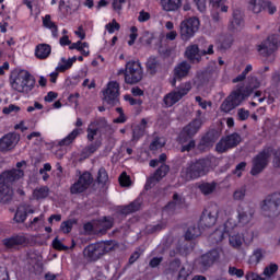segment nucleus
Listing matches in <instances>:
<instances>
[{"label": "nucleus", "instance_id": "obj_58", "mask_svg": "<svg viewBox=\"0 0 280 280\" xmlns=\"http://www.w3.org/2000/svg\"><path fill=\"white\" fill-rule=\"evenodd\" d=\"M105 27H106L107 32H109V34H114L115 30L118 32L120 25H119V23H117L116 20H113L112 23L106 24Z\"/></svg>", "mask_w": 280, "mask_h": 280}, {"label": "nucleus", "instance_id": "obj_28", "mask_svg": "<svg viewBox=\"0 0 280 280\" xmlns=\"http://www.w3.org/2000/svg\"><path fill=\"white\" fill-rule=\"evenodd\" d=\"M229 242H230V246H232V248H236V250H240V248H242V244H244V242H247V243L253 242V233L249 234V238L244 237V234L230 235Z\"/></svg>", "mask_w": 280, "mask_h": 280}, {"label": "nucleus", "instance_id": "obj_39", "mask_svg": "<svg viewBox=\"0 0 280 280\" xmlns=\"http://www.w3.org/2000/svg\"><path fill=\"white\" fill-rule=\"evenodd\" d=\"M267 0H249L248 9L254 12V14H259L265 5Z\"/></svg>", "mask_w": 280, "mask_h": 280}, {"label": "nucleus", "instance_id": "obj_1", "mask_svg": "<svg viewBox=\"0 0 280 280\" xmlns=\"http://www.w3.org/2000/svg\"><path fill=\"white\" fill-rule=\"evenodd\" d=\"M214 162L215 158L213 156H207L195 162H189L182 167L180 178L186 183H189V180H196L201 178V176H207L211 172Z\"/></svg>", "mask_w": 280, "mask_h": 280}, {"label": "nucleus", "instance_id": "obj_14", "mask_svg": "<svg viewBox=\"0 0 280 280\" xmlns=\"http://www.w3.org/2000/svg\"><path fill=\"white\" fill-rule=\"evenodd\" d=\"M220 77V69L218 65L210 63L202 72L197 74L198 81L201 86H207L209 82H215Z\"/></svg>", "mask_w": 280, "mask_h": 280}, {"label": "nucleus", "instance_id": "obj_29", "mask_svg": "<svg viewBox=\"0 0 280 280\" xmlns=\"http://www.w3.org/2000/svg\"><path fill=\"white\" fill-rule=\"evenodd\" d=\"M259 86H261L259 79H257V77L255 75H249L247 78V84L245 89L242 91V95H244V97L246 98L253 94V91L255 89H259Z\"/></svg>", "mask_w": 280, "mask_h": 280}, {"label": "nucleus", "instance_id": "obj_33", "mask_svg": "<svg viewBox=\"0 0 280 280\" xmlns=\"http://www.w3.org/2000/svg\"><path fill=\"white\" fill-rule=\"evenodd\" d=\"M145 128H148V120L142 118L141 122L133 128L132 141H139V139L145 135Z\"/></svg>", "mask_w": 280, "mask_h": 280}, {"label": "nucleus", "instance_id": "obj_37", "mask_svg": "<svg viewBox=\"0 0 280 280\" xmlns=\"http://www.w3.org/2000/svg\"><path fill=\"white\" fill-rule=\"evenodd\" d=\"M77 60H78V57H72L69 59L61 58V63L58 65L57 71H60L61 73H63V71L71 69V67H73V63L77 62Z\"/></svg>", "mask_w": 280, "mask_h": 280}, {"label": "nucleus", "instance_id": "obj_21", "mask_svg": "<svg viewBox=\"0 0 280 280\" xmlns=\"http://www.w3.org/2000/svg\"><path fill=\"white\" fill-rule=\"evenodd\" d=\"M220 139V131L215 129L209 130L205 137L201 138L199 144H198V150L201 152H205V150L211 148L215 141Z\"/></svg>", "mask_w": 280, "mask_h": 280}, {"label": "nucleus", "instance_id": "obj_61", "mask_svg": "<svg viewBox=\"0 0 280 280\" xmlns=\"http://www.w3.org/2000/svg\"><path fill=\"white\" fill-rule=\"evenodd\" d=\"M196 148V140H189L187 144H183L180 148V152H191Z\"/></svg>", "mask_w": 280, "mask_h": 280}, {"label": "nucleus", "instance_id": "obj_59", "mask_svg": "<svg viewBox=\"0 0 280 280\" xmlns=\"http://www.w3.org/2000/svg\"><path fill=\"white\" fill-rule=\"evenodd\" d=\"M163 145H165V142H162L161 138H155L154 141H152L150 144V150L151 151L159 150L163 148Z\"/></svg>", "mask_w": 280, "mask_h": 280}, {"label": "nucleus", "instance_id": "obj_56", "mask_svg": "<svg viewBox=\"0 0 280 280\" xmlns=\"http://www.w3.org/2000/svg\"><path fill=\"white\" fill-rule=\"evenodd\" d=\"M142 40L145 43V45H152V40H154V34L149 31H144L142 34Z\"/></svg>", "mask_w": 280, "mask_h": 280}, {"label": "nucleus", "instance_id": "obj_42", "mask_svg": "<svg viewBox=\"0 0 280 280\" xmlns=\"http://www.w3.org/2000/svg\"><path fill=\"white\" fill-rule=\"evenodd\" d=\"M200 228L192 225L189 226L185 233V240L191 242V240H196V237H200Z\"/></svg>", "mask_w": 280, "mask_h": 280}, {"label": "nucleus", "instance_id": "obj_55", "mask_svg": "<svg viewBox=\"0 0 280 280\" xmlns=\"http://www.w3.org/2000/svg\"><path fill=\"white\" fill-rule=\"evenodd\" d=\"M261 259H264V252L261 249H256L254 250L250 260L255 261L256 264H259V261H261Z\"/></svg>", "mask_w": 280, "mask_h": 280}, {"label": "nucleus", "instance_id": "obj_12", "mask_svg": "<svg viewBox=\"0 0 280 280\" xmlns=\"http://www.w3.org/2000/svg\"><path fill=\"white\" fill-rule=\"evenodd\" d=\"M242 143V136L240 133L234 132L226 137H223L215 145L217 152L219 154H224V152H229V150H233V148H237L238 144Z\"/></svg>", "mask_w": 280, "mask_h": 280}, {"label": "nucleus", "instance_id": "obj_5", "mask_svg": "<svg viewBox=\"0 0 280 280\" xmlns=\"http://www.w3.org/2000/svg\"><path fill=\"white\" fill-rule=\"evenodd\" d=\"M113 248V242L91 244L83 249V255L89 261H97L106 253H110Z\"/></svg>", "mask_w": 280, "mask_h": 280}, {"label": "nucleus", "instance_id": "obj_30", "mask_svg": "<svg viewBox=\"0 0 280 280\" xmlns=\"http://www.w3.org/2000/svg\"><path fill=\"white\" fill-rule=\"evenodd\" d=\"M12 200V186L0 182V202H10Z\"/></svg>", "mask_w": 280, "mask_h": 280}, {"label": "nucleus", "instance_id": "obj_47", "mask_svg": "<svg viewBox=\"0 0 280 280\" xmlns=\"http://www.w3.org/2000/svg\"><path fill=\"white\" fill-rule=\"evenodd\" d=\"M90 126H95L98 132H102V130H108V128H110L106 118H98L94 122H92Z\"/></svg>", "mask_w": 280, "mask_h": 280}, {"label": "nucleus", "instance_id": "obj_16", "mask_svg": "<svg viewBox=\"0 0 280 280\" xmlns=\"http://www.w3.org/2000/svg\"><path fill=\"white\" fill-rule=\"evenodd\" d=\"M201 127L202 120L199 118L194 119L180 131L179 143H187V141H189V139H192V137L198 132V130H200Z\"/></svg>", "mask_w": 280, "mask_h": 280}, {"label": "nucleus", "instance_id": "obj_38", "mask_svg": "<svg viewBox=\"0 0 280 280\" xmlns=\"http://www.w3.org/2000/svg\"><path fill=\"white\" fill-rule=\"evenodd\" d=\"M141 209V199H136L130 205L125 206L121 210V213L128 215L129 213H135Z\"/></svg>", "mask_w": 280, "mask_h": 280}, {"label": "nucleus", "instance_id": "obj_41", "mask_svg": "<svg viewBox=\"0 0 280 280\" xmlns=\"http://www.w3.org/2000/svg\"><path fill=\"white\" fill-rule=\"evenodd\" d=\"M47 196H49V187L47 186L35 188L33 191V198H35V200H45Z\"/></svg>", "mask_w": 280, "mask_h": 280}, {"label": "nucleus", "instance_id": "obj_23", "mask_svg": "<svg viewBox=\"0 0 280 280\" xmlns=\"http://www.w3.org/2000/svg\"><path fill=\"white\" fill-rule=\"evenodd\" d=\"M218 222V211L205 210L199 220V226L201 229H211Z\"/></svg>", "mask_w": 280, "mask_h": 280}, {"label": "nucleus", "instance_id": "obj_27", "mask_svg": "<svg viewBox=\"0 0 280 280\" xmlns=\"http://www.w3.org/2000/svg\"><path fill=\"white\" fill-rule=\"evenodd\" d=\"M114 221L110 217H104L103 219L96 221V230L97 235H106L107 231H110Z\"/></svg>", "mask_w": 280, "mask_h": 280}, {"label": "nucleus", "instance_id": "obj_7", "mask_svg": "<svg viewBox=\"0 0 280 280\" xmlns=\"http://www.w3.org/2000/svg\"><path fill=\"white\" fill-rule=\"evenodd\" d=\"M200 30V20L198 18H189L180 22L179 36L182 40H190L196 36V32Z\"/></svg>", "mask_w": 280, "mask_h": 280}, {"label": "nucleus", "instance_id": "obj_4", "mask_svg": "<svg viewBox=\"0 0 280 280\" xmlns=\"http://www.w3.org/2000/svg\"><path fill=\"white\" fill-rule=\"evenodd\" d=\"M184 56L190 65H200L202 56H213V45H209L206 49L202 45L190 44L186 47Z\"/></svg>", "mask_w": 280, "mask_h": 280}, {"label": "nucleus", "instance_id": "obj_51", "mask_svg": "<svg viewBox=\"0 0 280 280\" xmlns=\"http://www.w3.org/2000/svg\"><path fill=\"white\" fill-rule=\"evenodd\" d=\"M167 223H165L164 221H161L160 223L155 224V225H148L147 226V232L148 233H160V231H163V229H166Z\"/></svg>", "mask_w": 280, "mask_h": 280}, {"label": "nucleus", "instance_id": "obj_45", "mask_svg": "<svg viewBox=\"0 0 280 280\" xmlns=\"http://www.w3.org/2000/svg\"><path fill=\"white\" fill-rule=\"evenodd\" d=\"M80 135V131L74 129L72 132H70L66 138H63L61 141H59V145H71L73 141H75V138Z\"/></svg>", "mask_w": 280, "mask_h": 280}, {"label": "nucleus", "instance_id": "obj_20", "mask_svg": "<svg viewBox=\"0 0 280 280\" xmlns=\"http://www.w3.org/2000/svg\"><path fill=\"white\" fill-rule=\"evenodd\" d=\"M19 141H21V137L18 133H7L0 139V152H10V150H14Z\"/></svg>", "mask_w": 280, "mask_h": 280}, {"label": "nucleus", "instance_id": "obj_35", "mask_svg": "<svg viewBox=\"0 0 280 280\" xmlns=\"http://www.w3.org/2000/svg\"><path fill=\"white\" fill-rule=\"evenodd\" d=\"M218 187V183L212 182H203L199 185V190L201 191V194H203V196H211V194H213V191H215Z\"/></svg>", "mask_w": 280, "mask_h": 280}, {"label": "nucleus", "instance_id": "obj_2", "mask_svg": "<svg viewBox=\"0 0 280 280\" xmlns=\"http://www.w3.org/2000/svg\"><path fill=\"white\" fill-rule=\"evenodd\" d=\"M11 86L18 93H31L36 86V79L30 71L20 70L16 77L11 81Z\"/></svg>", "mask_w": 280, "mask_h": 280}, {"label": "nucleus", "instance_id": "obj_50", "mask_svg": "<svg viewBox=\"0 0 280 280\" xmlns=\"http://www.w3.org/2000/svg\"><path fill=\"white\" fill-rule=\"evenodd\" d=\"M75 224H78V221L75 219H69L61 223L60 229L65 233H71V230L73 229V225H75Z\"/></svg>", "mask_w": 280, "mask_h": 280}, {"label": "nucleus", "instance_id": "obj_36", "mask_svg": "<svg viewBox=\"0 0 280 280\" xmlns=\"http://www.w3.org/2000/svg\"><path fill=\"white\" fill-rule=\"evenodd\" d=\"M18 224H23L27 220V206H20L13 218Z\"/></svg>", "mask_w": 280, "mask_h": 280}, {"label": "nucleus", "instance_id": "obj_31", "mask_svg": "<svg viewBox=\"0 0 280 280\" xmlns=\"http://www.w3.org/2000/svg\"><path fill=\"white\" fill-rule=\"evenodd\" d=\"M51 55V46L48 44H39L35 48V56L38 60H46Z\"/></svg>", "mask_w": 280, "mask_h": 280}, {"label": "nucleus", "instance_id": "obj_46", "mask_svg": "<svg viewBox=\"0 0 280 280\" xmlns=\"http://www.w3.org/2000/svg\"><path fill=\"white\" fill-rule=\"evenodd\" d=\"M224 230L218 229L210 235V242L212 244H220L224 240Z\"/></svg>", "mask_w": 280, "mask_h": 280}, {"label": "nucleus", "instance_id": "obj_40", "mask_svg": "<svg viewBox=\"0 0 280 280\" xmlns=\"http://www.w3.org/2000/svg\"><path fill=\"white\" fill-rule=\"evenodd\" d=\"M43 25L44 27H47L48 30H51L52 36L55 38H58V25L51 21V15H45L43 19Z\"/></svg>", "mask_w": 280, "mask_h": 280}, {"label": "nucleus", "instance_id": "obj_52", "mask_svg": "<svg viewBox=\"0 0 280 280\" xmlns=\"http://www.w3.org/2000/svg\"><path fill=\"white\" fill-rule=\"evenodd\" d=\"M244 198H246V187L243 186L234 191L233 199L244 200Z\"/></svg>", "mask_w": 280, "mask_h": 280}, {"label": "nucleus", "instance_id": "obj_32", "mask_svg": "<svg viewBox=\"0 0 280 280\" xmlns=\"http://www.w3.org/2000/svg\"><path fill=\"white\" fill-rule=\"evenodd\" d=\"M161 5L165 12H176L183 5V0H161Z\"/></svg>", "mask_w": 280, "mask_h": 280}, {"label": "nucleus", "instance_id": "obj_64", "mask_svg": "<svg viewBox=\"0 0 280 280\" xmlns=\"http://www.w3.org/2000/svg\"><path fill=\"white\" fill-rule=\"evenodd\" d=\"M273 166L280 167V149L276 150L273 153Z\"/></svg>", "mask_w": 280, "mask_h": 280}, {"label": "nucleus", "instance_id": "obj_34", "mask_svg": "<svg viewBox=\"0 0 280 280\" xmlns=\"http://www.w3.org/2000/svg\"><path fill=\"white\" fill-rule=\"evenodd\" d=\"M100 148H102V141L96 140L95 142L91 143L82 150L81 156H83V159H89V156L95 154V152H97Z\"/></svg>", "mask_w": 280, "mask_h": 280}, {"label": "nucleus", "instance_id": "obj_63", "mask_svg": "<svg viewBox=\"0 0 280 280\" xmlns=\"http://www.w3.org/2000/svg\"><path fill=\"white\" fill-rule=\"evenodd\" d=\"M245 279L246 280H268L267 278H261V276L253 272V271H248L246 275H245Z\"/></svg>", "mask_w": 280, "mask_h": 280}, {"label": "nucleus", "instance_id": "obj_15", "mask_svg": "<svg viewBox=\"0 0 280 280\" xmlns=\"http://www.w3.org/2000/svg\"><path fill=\"white\" fill-rule=\"evenodd\" d=\"M103 95V102H105V104H108V106H117L119 104V83L115 81L109 82Z\"/></svg>", "mask_w": 280, "mask_h": 280}, {"label": "nucleus", "instance_id": "obj_18", "mask_svg": "<svg viewBox=\"0 0 280 280\" xmlns=\"http://www.w3.org/2000/svg\"><path fill=\"white\" fill-rule=\"evenodd\" d=\"M167 174H170V165L161 164L160 167L154 172V174L147 179L144 189H147V191L149 189H152V187H154L156 183H161V180H163V178H165Z\"/></svg>", "mask_w": 280, "mask_h": 280}, {"label": "nucleus", "instance_id": "obj_24", "mask_svg": "<svg viewBox=\"0 0 280 280\" xmlns=\"http://www.w3.org/2000/svg\"><path fill=\"white\" fill-rule=\"evenodd\" d=\"M191 71V63L189 61H182L177 66H175L173 73L174 77L178 80H183L189 75Z\"/></svg>", "mask_w": 280, "mask_h": 280}, {"label": "nucleus", "instance_id": "obj_25", "mask_svg": "<svg viewBox=\"0 0 280 280\" xmlns=\"http://www.w3.org/2000/svg\"><path fill=\"white\" fill-rule=\"evenodd\" d=\"M2 244L5 246V248H16V246H23V244H27V237H25L23 234L13 235L9 238H4Z\"/></svg>", "mask_w": 280, "mask_h": 280}, {"label": "nucleus", "instance_id": "obj_9", "mask_svg": "<svg viewBox=\"0 0 280 280\" xmlns=\"http://www.w3.org/2000/svg\"><path fill=\"white\" fill-rule=\"evenodd\" d=\"M191 91V82H186L182 84L178 88H175L173 91H171L168 94L164 96V104L167 108L174 106V104H177V102H180L182 98L185 97Z\"/></svg>", "mask_w": 280, "mask_h": 280}, {"label": "nucleus", "instance_id": "obj_54", "mask_svg": "<svg viewBox=\"0 0 280 280\" xmlns=\"http://www.w3.org/2000/svg\"><path fill=\"white\" fill-rule=\"evenodd\" d=\"M237 117H238L240 121H246V119H248V117H250V112L248 109L238 108Z\"/></svg>", "mask_w": 280, "mask_h": 280}, {"label": "nucleus", "instance_id": "obj_43", "mask_svg": "<svg viewBox=\"0 0 280 280\" xmlns=\"http://www.w3.org/2000/svg\"><path fill=\"white\" fill-rule=\"evenodd\" d=\"M279 270V266L277 264H270L269 266L265 267L262 275L268 280H272V276L277 275Z\"/></svg>", "mask_w": 280, "mask_h": 280}, {"label": "nucleus", "instance_id": "obj_26", "mask_svg": "<svg viewBox=\"0 0 280 280\" xmlns=\"http://www.w3.org/2000/svg\"><path fill=\"white\" fill-rule=\"evenodd\" d=\"M244 27V16L242 15V11L240 10H234L233 11V16L232 21L230 22L229 25V31L230 32H240Z\"/></svg>", "mask_w": 280, "mask_h": 280}, {"label": "nucleus", "instance_id": "obj_8", "mask_svg": "<svg viewBox=\"0 0 280 280\" xmlns=\"http://www.w3.org/2000/svg\"><path fill=\"white\" fill-rule=\"evenodd\" d=\"M143 80V68L139 61H128L125 68L126 84H139Z\"/></svg>", "mask_w": 280, "mask_h": 280}, {"label": "nucleus", "instance_id": "obj_11", "mask_svg": "<svg viewBox=\"0 0 280 280\" xmlns=\"http://www.w3.org/2000/svg\"><path fill=\"white\" fill-rule=\"evenodd\" d=\"M268 163H270V151L262 150L252 160V176H257L261 174V172L268 167Z\"/></svg>", "mask_w": 280, "mask_h": 280}, {"label": "nucleus", "instance_id": "obj_19", "mask_svg": "<svg viewBox=\"0 0 280 280\" xmlns=\"http://www.w3.org/2000/svg\"><path fill=\"white\" fill-rule=\"evenodd\" d=\"M23 176H25V172L23 170L12 168L9 171H4L0 175V183H5V185H9L12 187V185H14L15 183H19V180H21Z\"/></svg>", "mask_w": 280, "mask_h": 280}, {"label": "nucleus", "instance_id": "obj_62", "mask_svg": "<svg viewBox=\"0 0 280 280\" xmlns=\"http://www.w3.org/2000/svg\"><path fill=\"white\" fill-rule=\"evenodd\" d=\"M187 277H189V271L185 268V266H182L178 271L177 280H187Z\"/></svg>", "mask_w": 280, "mask_h": 280}, {"label": "nucleus", "instance_id": "obj_57", "mask_svg": "<svg viewBox=\"0 0 280 280\" xmlns=\"http://www.w3.org/2000/svg\"><path fill=\"white\" fill-rule=\"evenodd\" d=\"M52 247H54L56 250H69V247L66 246L65 244H62V242H60V240H58V237H56V238L52 241Z\"/></svg>", "mask_w": 280, "mask_h": 280}, {"label": "nucleus", "instance_id": "obj_49", "mask_svg": "<svg viewBox=\"0 0 280 280\" xmlns=\"http://www.w3.org/2000/svg\"><path fill=\"white\" fill-rule=\"evenodd\" d=\"M183 268V264L180 262V259L176 258L168 265V272L171 275H176L180 269Z\"/></svg>", "mask_w": 280, "mask_h": 280}, {"label": "nucleus", "instance_id": "obj_13", "mask_svg": "<svg viewBox=\"0 0 280 280\" xmlns=\"http://www.w3.org/2000/svg\"><path fill=\"white\" fill-rule=\"evenodd\" d=\"M245 100L244 94H242V88L232 92L221 104V110L223 113H231V110L237 108L240 104Z\"/></svg>", "mask_w": 280, "mask_h": 280}, {"label": "nucleus", "instance_id": "obj_53", "mask_svg": "<svg viewBox=\"0 0 280 280\" xmlns=\"http://www.w3.org/2000/svg\"><path fill=\"white\" fill-rule=\"evenodd\" d=\"M119 183L121 187H130L131 185L130 176H128L126 172L121 173L119 176Z\"/></svg>", "mask_w": 280, "mask_h": 280}, {"label": "nucleus", "instance_id": "obj_17", "mask_svg": "<svg viewBox=\"0 0 280 280\" xmlns=\"http://www.w3.org/2000/svg\"><path fill=\"white\" fill-rule=\"evenodd\" d=\"M91 185H93V175L90 172H84L70 187V194H83Z\"/></svg>", "mask_w": 280, "mask_h": 280}, {"label": "nucleus", "instance_id": "obj_3", "mask_svg": "<svg viewBox=\"0 0 280 280\" xmlns=\"http://www.w3.org/2000/svg\"><path fill=\"white\" fill-rule=\"evenodd\" d=\"M260 211L265 218H279L280 215V192L267 195L260 202Z\"/></svg>", "mask_w": 280, "mask_h": 280}, {"label": "nucleus", "instance_id": "obj_44", "mask_svg": "<svg viewBox=\"0 0 280 280\" xmlns=\"http://www.w3.org/2000/svg\"><path fill=\"white\" fill-rule=\"evenodd\" d=\"M159 65H160L159 59H156V57L154 56L150 57L147 61V69L149 73L154 75V73H156V69H159Z\"/></svg>", "mask_w": 280, "mask_h": 280}, {"label": "nucleus", "instance_id": "obj_48", "mask_svg": "<svg viewBox=\"0 0 280 280\" xmlns=\"http://www.w3.org/2000/svg\"><path fill=\"white\" fill-rule=\"evenodd\" d=\"M96 180L98 185H106L108 183V172H106V168L101 167L98 170Z\"/></svg>", "mask_w": 280, "mask_h": 280}, {"label": "nucleus", "instance_id": "obj_22", "mask_svg": "<svg viewBox=\"0 0 280 280\" xmlns=\"http://www.w3.org/2000/svg\"><path fill=\"white\" fill-rule=\"evenodd\" d=\"M237 213L238 225L246 226V224H250V221L255 215V208L246 206L238 209Z\"/></svg>", "mask_w": 280, "mask_h": 280}, {"label": "nucleus", "instance_id": "obj_60", "mask_svg": "<svg viewBox=\"0 0 280 280\" xmlns=\"http://www.w3.org/2000/svg\"><path fill=\"white\" fill-rule=\"evenodd\" d=\"M19 110H21V107L11 104L8 107H3L2 113L3 115H10L11 113H19Z\"/></svg>", "mask_w": 280, "mask_h": 280}, {"label": "nucleus", "instance_id": "obj_6", "mask_svg": "<svg viewBox=\"0 0 280 280\" xmlns=\"http://www.w3.org/2000/svg\"><path fill=\"white\" fill-rule=\"evenodd\" d=\"M279 45L280 36L271 35L257 46V51L259 56H262V58H270V62H272V60H275V51L279 49Z\"/></svg>", "mask_w": 280, "mask_h": 280}, {"label": "nucleus", "instance_id": "obj_10", "mask_svg": "<svg viewBox=\"0 0 280 280\" xmlns=\"http://www.w3.org/2000/svg\"><path fill=\"white\" fill-rule=\"evenodd\" d=\"M218 261H220V249H211L199 256L195 264L200 272H207Z\"/></svg>", "mask_w": 280, "mask_h": 280}]
</instances>
